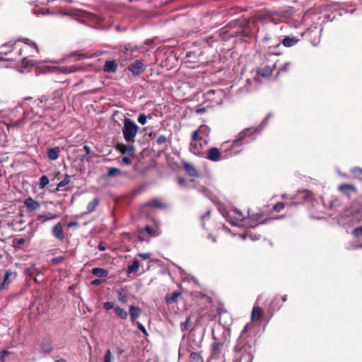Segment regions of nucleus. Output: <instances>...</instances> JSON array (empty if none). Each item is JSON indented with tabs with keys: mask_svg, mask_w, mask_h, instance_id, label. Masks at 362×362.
Masks as SVG:
<instances>
[{
	"mask_svg": "<svg viewBox=\"0 0 362 362\" xmlns=\"http://www.w3.org/2000/svg\"><path fill=\"white\" fill-rule=\"evenodd\" d=\"M251 327L252 325L250 323H247L245 326L233 348L236 360H238L240 362H251L253 359L255 341L247 334Z\"/></svg>",
	"mask_w": 362,
	"mask_h": 362,
	"instance_id": "nucleus-1",
	"label": "nucleus"
},
{
	"mask_svg": "<svg viewBox=\"0 0 362 362\" xmlns=\"http://www.w3.org/2000/svg\"><path fill=\"white\" fill-rule=\"evenodd\" d=\"M256 130H253L250 128L245 129L239 133L236 139L232 142L226 141L221 144V150L223 153V158L232 157L242 151V146L247 141H244L246 137L252 136Z\"/></svg>",
	"mask_w": 362,
	"mask_h": 362,
	"instance_id": "nucleus-2",
	"label": "nucleus"
},
{
	"mask_svg": "<svg viewBox=\"0 0 362 362\" xmlns=\"http://www.w3.org/2000/svg\"><path fill=\"white\" fill-rule=\"evenodd\" d=\"M278 60L276 59V54L267 52L264 54V61L260 66L257 69L256 73L262 78H269L272 76L274 70L276 68Z\"/></svg>",
	"mask_w": 362,
	"mask_h": 362,
	"instance_id": "nucleus-3",
	"label": "nucleus"
},
{
	"mask_svg": "<svg viewBox=\"0 0 362 362\" xmlns=\"http://www.w3.org/2000/svg\"><path fill=\"white\" fill-rule=\"evenodd\" d=\"M138 131L139 127L131 119H124L122 133L124 139L127 142L134 143Z\"/></svg>",
	"mask_w": 362,
	"mask_h": 362,
	"instance_id": "nucleus-4",
	"label": "nucleus"
},
{
	"mask_svg": "<svg viewBox=\"0 0 362 362\" xmlns=\"http://www.w3.org/2000/svg\"><path fill=\"white\" fill-rule=\"evenodd\" d=\"M311 195H312V193L307 190L298 192V193L296 194V196L293 197V198H291V203L290 204L286 203V204L287 205L288 204L296 205L298 204H301L304 201L310 199ZM285 206H286V204H284L283 202H278L274 206L273 209L276 212H279L284 209Z\"/></svg>",
	"mask_w": 362,
	"mask_h": 362,
	"instance_id": "nucleus-5",
	"label": "nucleus"
},
{
	"mask_svg": "<svg viewBox=\"0 0 362 362\" xmlns=\"http://www.w3.org/2000/svg\"><path fill=\"white\" fill-rule=\"evenodd\" d=\"M16 276L17 273L11 269L0 270V291L8 289Z\"/></svg>",
	"mask_w": 362,
	"mask_h": 362,
	"instance_id": "nucleus-6",
	"label": "nucleus"
},
{
	"mask_svg": "<svg viewBox=\"0 0 362 362\" xmlns=\"http://www.w3.org/2000/svg\"><path fill=\"white\" fill-rule=\"evenodd\" d=\"M238 218L240 221H243L245 224L250 228H255L260 223H265L267 222V219H263L262 214H250V213H248L247 217L240 215Z\"/></svg>",
	"mask_w": 362,
	"mask_h": 362,
	"instance_id": "nucleus-7",
	"label": "nucleus"
},
{
	"mask_svg": "<svg viewBox=\"0 0 362 362\" xmlns=\"http://www.w3.org/2000/svg\"><path fill=\"white\" fill-rule=\"evenodd\" d=\"M223 151L216 147H211L206 152V158L211 161L218 162L221 159H224Z\"/></svg>",
	"mask_w": 362,
	"mask_h": 362,
	"instance_id": "nucleus-8",
	"label": "nucleus"
},
{
	"mask_svg": "<svg viewBox=\"0 0 362 362\" xmlns=\"http://www.w3.org/2000/svg\"><path fill=\"white\" fill-rule=\"evenodd\" d=\"M115 149L124 155L135 156V147L132 144L127 145L123 143H117L115 146Z\"/></svg>",
	"mask_w": 362,
	"mask_h": 362,
	"instance_id": "nucleus-9",
	"label": "nucleus"
},
{
	"mask_svg": "<svg viewBox=\"0 0 362 362\" xmlns=\"http://www.w3.org/2000/svg\"><path fill=\"white\" fill-rule=\"evenodd\" d=\"M146 69L145 64L140 60H136L131 63L128 66V70L130 71L134 75H139L143 73Z\"/></svg>",
	"mask_w": 362,
	"mask_h": 362,
	"instance_id": "nucleus-10",
	"label": "nucleus"
},
{
	"mask_svg": "<svg viewBox=\"0 0 362 362\" xmlns=\"http://www.w3.org/2000/svg\"><path fill=\"white\" fill-rule=\"evenodd\" d=\"M28 45H30L32 46L35 50L37 52H38V48H37V46L35 43L34 42H31V43H26L25 45H21L20 43V41H16V42H14L12 45H11V47H12V49L10 50V52H12V51H14V50H16V53L18 56L21 55L22 54V52L27 49L28 47Z\"/></svg>",
	"mask_w": 362,
	"mask_h": 362,
	"instance_id": "nucleus-11",
	"label": "nucleus"
},
{
	"mask_svg": "<svg viewBox=\"0 0 362 362\" xmlns=\"http://www.w3.org/2000/svg\"><path fill=\"white\" fill-rule=\"evenodd\" d=\"M52 72L57 74H66L67 72V64L65 59H61L54 63L52 66Z\"/></svg>",
	"mask_w": 362,
	"mask_h": 362,
	"instance_id": "nucleus-12",
	"label": "nucleus"
},
{
	"mask_svg": "<svg viewBox=\"0 0 362 362\" xmlns=\"http://www.w3.org/2000/svg\"><path fill=\"white\" fill-rule=\"evenodd\" d=\"M120 50L126 59H131L134 57H136L133 53L137 51V47L132 46L131 44H127L122 46L120 47Z\"/></svg>",
	"mask_w": 362,
	"mask_h": 362,
	"instance_id": "nucleus-13",
	"label": "nucleus"
},
{
	"mask_svg": "<svg viewBox=\"0 0 362 362\" xmlns=\"http://www.w3.org/2000/svg\"><path fill=\"white\" fill-rule=\"evenodd\" d=\"M189 149L194 155L201 156L203 154L204 145L202 141L190 142Z\"/></svg>",
	"mask_w": 362,
	"mask_h": 362,
	"instance_id": "nucleus-14",
	"label": "nucleus"
},
{
	"mask_svg": "<svg viewBox=\"0 0 362 362\" xmlns=\"http://www.w3.org/2000/svg\"><path fill=\"white\" fill-rule=\"evenodd\" d=\"M24 204L28 208V210L30 212L39 209L40 206V203L34 200L30 197L25 199Z\"/></svg>",
	"mask_w": 362,
	"mask_h": 362,
	"instance_id": "nucleus-15",
	"label": "nucleus"
},
{
	"mask_svg": "<svg viewBox=\"0 0 362 362\" xmlns=\"http://www.w3.org/2000/svg\"><path fill=\"white\" fill-rule=\"evenodd\" d=\"M52 235L59 240H63L65 238L63 226L61 223H57L52 228Z\"/></svg>",
	"mask_w": 362,
	"mask_h": 362,
	"instance_id": "nucleus-16",
	"label": "nucleus"
},
{
	"mask_svg": "<svg viewBox=\"0 0 362 362\" xmlns=\"http://www.w3.org/2000/svg\"><path fill=\"white\" fill-rule=\"evenodd\" d=\"M183 168L187 173V174L190 177H199L200 176L198 170L191 163H185L183 164Z\"/></svg>",
	"mask_w": 362,
	"mask_h": 362,
	"instance_id": "nucleus-17",
	"label": "nucleus"
},
{
	"mask_svg": "<svg viewBox=\"0 0 362 362\" xmlns=\"http://www.w3.org/2000/svg\"><path fill=\"white\" fill-rule=\"evenodd\" d=\"M182 296V292L175 291L173 293H168L165 297L166 304H173L177 302V298Z\"/></svg>",
	"mask_w": 362,
	"mask_h": 362,
	"instance_id": "nucleus-18",
	"label": "nucleus"
},
{
	"mask_svg": "<svg viewBox=\"0 0 362 362\" xmlns=\"http://www.w3.org/2000/svg\"><path fill=\"white\" fill-rule=\"evenodd\" d=\"M264 310L259 306H254L251 313V321H259L263 316Z\"/></svg>",
	"mask_w": 362,
	"mask_h": 362,
	"instance_id": "nucleus-19",
	"label": "nucleus"
},
{
	"mask_svg": "<svg viewBox=\"0 0 362 362\" xmlns=\"http://www.w3.org/2000/svg\"><path fill=\"white\" fill-rule=\"evenodd\" d=\"M117 63L115 60H107L103 66V71L107 73H115L117 70Z\"/></svg>",
	"mask_w": 362,
	"mask_h": 362,
	"instance_id": "nucleus-20",
	"label": "nucleus"
},
{
	"mask_svg": "<svg viewBox=\"0 0 362 362\" xmlns=\"http://www.w3.org/2000/svg\"><path fill=\"white\" fill-rule=\"evenodd\" d=\"M129 314L132 322H134L141 315V309L134 305H130L129 308Z\"/></svg>",
	"mask_w": 362,
	"mask_h": 362,
	"instance_id": "nucleus-21",
	"label": "nucleus"
},
{
	"mask_svg": "<svg viewBox=\"0 0 362 362\" xmlns=\"http://www.w3.org/2000/svg\"><path fill=\"white\" fill-rule=\"evenodd\" d=\"M337 189L340 192H341L347 196H349L350 192H356V187L351 184L344 183V184L339 185L338 186Z\"/></svg>",
	"mask_w": 362,
	"mask_h": 362,
	"instance_id": "nucleus-22",
	"label": "nucleus"
},
{
	"mask_svg": "<svg viewBox=\"0 0 362 362\" xmlns=\"http://www.w3.org/2000/svg\"><path fill=\"white\" fill-rule=\"evenodd\" d=\"M90 152V148L88 146H83L82 148H78L74 150V153H77V157H79L81 160L86 159Z\"/></svg>",
	"mask_w": 362,
	"mask_h": 362,
	"instance_id": "nucleus-23",
	"label": "nucleus"
},
{
	"mask_svg": "<svg viewBox=\"0 0 362 362\" xmlns=\"http://www.w3.org/2000/svg\"><path fill=\"white\" fill-rule=\"evenodd\" d=\"M223 344L222 342L214 341L211 345V355L213 357L218 358L221 354Z\"/></svg>",
	"mask_w": 362,
	"mask_h": 362,
	"instance_id": "nucleus-24",
	"label": "nucleus"
},
{
	"mask_svg": "<svg viewBox=\"0 0 362 362\" xmlns=\"http://www.w3.org/2000/svg\"><path fill=\"white\" fill-rule=\"evenodd\" d=\"M145 206L160 209L166 206L165 204L160 199H153L146 203Z\"/></svg>",
	"mask_w": 362,
	"mask_h": 362,
	"instance_id": "nucleus-25",
	"label": "nucleus"
},
{
	"mask_svg": "<svg viewBox=\"0 0 362 362\" xmlns=\"http://www.w3.org/2000/svg\"><path fill=\"white\" fill-rule=\"evenodd\" d=\"M144 230L151 237H157L160 234V229L158 225L154 227L146 226Z\"/></svg>",
	"mask_w": 362,
	"mask_h": 362,
	"instance_id": "nucleus-26",
	"label": "nucleus"
},
{
	"mask_svg": "<svg viewBox=\"0 0 362 362\" xmlns=\"http://www.w3.org/2000/svg\"><path fill=\"white\" fill-rule=\"evenodd\" d=\"M91 273L95 276L99 278H106L109 274V272L107 269L99 267L93 268Z\"/></svg>",
	"mask_w": 362,
	"mask_h": 362,
	"instance_id": "nucleus-27",
	"label": "nucleus"
},
{
	"mask_svg": "<svg viewBox=\"0 0 362 362\" xmlns=\"http://www.w3.org/2000/svg\"><path fill=\"white\" fill-rule=\"evenodd\" d=\"M299 39L296 37H285L282 40V44L284 47H289L295 45Z\"/></svg>",
	"mask_w": 362,
	"mask_h": 362,
	"instance_id": "nucleus-28",
	"label": "nucleus"
},
{
	"mask_svg": "<svg viewBox=\"0 0 362 362\" xmlns=\"http://www.w3.org/2000/svg\"><path fill=\"white\" fill-rule=\"evenodd\" d=\"M114 311L115 314L122 320H126L128 317V313L118 305L114 308Z\"/></svg>",
	"mask_w": 362,
	"mask_h": 362,
	"instance_id": "nucleus-29",
	"label": "nucleus"
},
{
	"mask_svg": "<svg viewBox=\"0 0 362 362\" xmlns=\"http://www.w3.org/2000/svg\"><path fill=\"white\" fill-rule=\"evenodd\" d=\"M117 298L121 303H125L128 300V294L124 289L117 291Z\"/></svg>",
	"mask_w": 362,
	"mask_h": 362,
	"instance_id": "nucleus-30",
	"label": "nucleus"
},
{
	"mask_svg": "<svg viewBox=\"0 0 362 362\" xmlns=\"http://www.w3.org/2000/svg\"><path fill=\"white\" fill-rule=\"evenodd\" d=\"M100 203V199L98 198H94L91 202H90L87 206V210L88 212L93 211L95 208L98 206Z\"/></svg>",
	"mask_w": 362,
	"mask_h": 362,
	"instance_id": "nucleus-31",
	"label": "nucleus"
},
{
	"mask_svg": "<svg viewBox=\"0 0 362 362\" xmlns=\"http://www.w3.org/2000/svg\"><path fill=\"white\" fill-rule=\"evenodd\" d=\"M291 65L292 64L291 62L285 63L281 68L279 69V70L276 72V74L275 76V78H277L278 76L282 73H286V72L289 71L291 68Z\"/></svg>",
	"mask_w": 362,
	"mask_h": 362,
	"instance_id": "nucleus-32",
	"label": "nucleus"
},
{
	"mask_svg": "<svg viewBox=\"0 0 362 362\" xmlns=\"http://www.w3.org/2000/svg\"><path fill=\"white\" fill-rule=\"evenodd\" d=\"M189 358L193 362H203V358L199 352H192Z\"/></svg>",
	"mask_w": 362,
	"mask_h": 362,
	"instance_id": "nucleus-33",
	"label": "nucleus"
},
{
	"mask_svg": "<svg viewBox=\"0 0 362 362\" xmlns=\"http://www.w3.org/2000/svg\"><path fill=\"white\" fill-rule=\"evenodd\" d=\"M48 158L50 160H54L59 157V152L57 148H49L47 152Z\"/></svg>",
	"mask_w": 362,
	"mask_h": 362,
	"instance_id": "nucleus-34",
	"label": "nucleus"
},
{
	"mask_svg": "<svg viewBox=\"0 0 362 362\" xmlns=\"http://www.w3.org/2000/svg\"><path fill=\"white\" fill-rule=\"evenodd\" d=\"M203 228L209 230V228L206 226V221H211V211H207L204 216H202Z\"/></svg>",
	"mask_w": 362,
	"mask_h": 362,
	"instance_id": "nucleus-35",
	"label": "nucleus"
},
{
	"mask_svg": "<svg viewBox=\"0 0 362 362\" xmlns=\"http://www.w3.org/2000/svg\"><path fill=\"white\" fill-rule=\"evenodd\" d=\"M351 174L354 177L362 179V168L360 167H354L351 170Z\"/></svg>",
	"mask_w": 362,
	"mask_h": 362,
	"instance_id": "nucleus-36",
	"label": "nucleus"
},
{
	"mask_svg": "<svg viewBox=\"0 0 362 362\" xmlns=\"http://www.w3.org/2000/svg\"><path fill=\"white\" fill-rule=\"evenodd\" d=\"M140 267V264L138 260L134 261L133 264L128 267L127 268V272L132 273V272H136Z\"/></svg>",
	"mask_w": 362,
	"mask_h": 362,
	"instance_id": "nucleus-37",
	"label": "nucleus"
},
{
	"mask_svg": "<svg viewBox=\"0 0 362 362\" xmlns=\"http://www.w3.org/2000/svg\"><path fill=\"white\" fill-rule=\"evenodd\" d=\"M120 174H121V171L119 168H109L108 172H107V177H115Z\"/></svg>",
	"mask_w": 362,
	"mask_h": 362,
	"instance_id": "nucleus-38",
	"label": "nucleus"
},
{
	"mask_svg": "<svg viewBox=\"0 0 362 362\" xmlns=\"http://www.w3.org/2000/svg\"><path fill=\"white\" fill-rule=\"evenodd\" d=\"M56 217V216H54L51 214H49L48 215L43 216V215H39L37 218V220L40 221V223H44L46 221L53 219Z\"/></svg>",
	"mask_w": 362,
	"mask_h": 362,
	"instance_id": "nucleus-39",
	"label": "nucleus"
},
{
	"mask_svg": "<svg viewBox=\"0 0 362 362\" xmlns=\"http://www.w3.org/2000/svg\"><path fill=\"white\" fill-rule=\"evenodd\" d=\"M202 140H204L203 136L197 132V130L193 132L192 134L191 142L202 141Z\"/></svg>",
	"mask_w": 362,
	"mask_h": 362,
	"instance_id": "nucleus-40",
	"label": "nucleus"
},
{
	"mask_svg": "<svg viewBox=\"0 0 362 362\" xmlns=\"http://www.w3.org/2000/svg\"><path fill=\"white\" fill-rule=\"evenodd\" d=\"M134 156H129L128 155L122 158V160L119 161L121 165H130L132 163V158Z\"/></svg>",
	"mask_w": 362,
	"mask_h": 362,
	"instance_id": "nucleus-41",
	"label": "nucleus"
},
{
	"mask_svg": "<svg viewBox=\"0 0 362 362\" xmlns=\"http://www.w3.org/2000/svg\"><path fill=\"white\" fill-rule=\"evenodd\" d=\"M49 183V179L46 175H42L40 178L39 187L40 189H44Z\"/></svg>",
	"mask_w": 362,
	"mask_h": 362,
	"instance_id": "nucleus-42",
	"label": "nucleus"
},
{
	"mask_svg": "<svg viewBox=\"0 0 362 362\" xmlns=\"http://www.w3.org/2000/svg\"><path fill=\"white\" fill-rule=\"evenodd\" d=\"M197 132L202 136H207L209 135V129L208 127L205 125H201L199 129H197Z\"/></svg>",
	"mask_w": 362,
	"mask_h": 362,
	"instance_id": "nucleus-43",
	"label": "nucleus"
},
{
	"mask_svg": "<svg viewBox=\"0 0 362 362\" xmlns=\"http://www.w3.org/2000/svg\"><path fill=\"white\" fill-rule=\"evenodd\" d=\"M41 346L45 353H50L52 350V346L48 341H43L41 344Z\"/></svg>",
	"mask_w": 362,
	"mask_h": 362,
	"instance_id": "nucleus-44",
	"label": "nucleus"
},
{
	"mask_svg": "<svg viewBox=\"0 0 362 362\" xmlns=\"http://www.w3.org/2000/svg\"><path fill=\"white\" fill-rule=\"evenodd\" d=\"M113 361V356L112 355V353L110 349L107 350L104 358H103V362H112Z\"/></svg>",
	"mask_w": 362,
	"mask_h": 362,
	"instance_id": "nucleus-45",
	"label": "nucleus"
},
{
	"mask_svg": "<svg viewBox=\"0 0 362 362\" xmlns=\"http://www.w3.org/2000/svg\"><path fill=\"white\" fill-rule=\"evenodd\" d=\"M147 117L151 118V115H148V116H146L144 114H141L138 117V122L144 125L146 123V119Z\"/></svg>",
	"mask_w": 362,
	"mask_h": 362,
	"instance_id": "nucleus-46",
	"label": "nucleus"
},
{
	"mask_svg": "<svg viewBox=\"0 0 362 362\" xmlns=\"http://www.w3.org/2000/svg\"><path fill=\"white\" fill-rule=\"evenodd\" d=\"M168 141V139L166 138V136H163V135H160L158 137L157 140H156V143L158 144V145H163V144H166L167 142Z\"/></svg>",
	"mask_w": 362,
	"mask_h": 362,
	"instance_id": "nucleus-47",
	"label": "nucleus"
},
{
	"mask_svg": "<svg viewBox=\"0 0 362 362\" xmlns=\"http://www.w3.org/2000/svg\"><path fill=\"white\" fill-rule=\"evenodd\" d=\"M67 184H68V175H66L64 180L57 185V189L59 190L61 187H64Z\"/></svg>",
	"mask_w": 362,
	"mask_h": 362,
	"instance_id": "nucleus-48",
	"label": "nucleus"
},
{
	"mask_svg": "<svg viewBox=\"0 0 362 362\" xmlns=\"http://www.w3.org/2000/svg\"><path fill=\"white\" fill-rule=\"evenodd\" d=\"M189 322H190V317H187L186 319V320L185 321V322L181 324V329L182 331H186L188 329Z\"/></svg>",
	"mask_w": 362,
	"mask_h": 362,
	"instance_id": "nucleus-49",
	"label": "nucleus"
},
{
	"mask_svg": "<svg viewBox=\"0 0 362 362\" xmlns=\"http://www.w3.org/2000/svg\"><path fill=\"white\" fill-rule=\"evenodd\" d=\"M116 306H115L114 305V303L113 302H105L104 304H103V308L104 309L107 310H109L110 309H114V308H115Z\"/></svg>",
	"mask_w": 362,
	"mask_h": 362,
	"instance_id": "nucleus-50",
	"label": "nucleus"
},
{
	"mask_svg": "<svg viewBox=\"0 0 362 362\" xmlns=\"http://www.w3.org/2000/svg\"><path fill=\"white\" fill-rule=\"evenodd\" d=\"M76 56H78V59H84V58L87 57L86 54H76V52L69 54V57L70 59V58L76 57Z\"/></svg>",
	"mask_w": 362,
	"mask_h": 362,
	"instance_id": "nucleus-51",
	"label": "nucleus"
},
{
	"mask_svg": "<svg viewBox=\"0 0 362 362\" xmlns=\"http://www.w3.org/2000/svg\"><path fill=\"white\" fill-rule=\"evenodd\" d=\"M353 234L356 237L362 235V226L356 228L353 231Z\"/></svg>",
	"mask_w": 362,
	"mask_h": 362,
	"instance_id": "nucleus-52",
	"label": "nucleus"
},
{
	"mask_svg": "<svg viewBox=\"0 0 362 362\" xmlns=\"http://www.w3.org/2000/svg\"><path fill=\"white\" fill-rule=\"evenodd\" d=\"M35 267H30V268H28L26 269H25V274L27 275V276H32L35 271Z\"/></svg>",
	"mask_w": 362,
	"mask_h": 362,
	"instance_id": "nucleus-53",
	"label": "nucleus"
},
{
	"mask_svg": "<svg viewBox=\"0 0 362 362\" xmlns=\"http://www.w3.org/2000/svg\"><path fill=\"white\" fill-rule=\"evenodd\" d=\"M105 280L103 279H95L93 281H91V285L93 286H99L103 282H104Z\"/></svg>",
	"mask_w": 362,
	"mask_h": 362,
	"instance_id": "nucleus-54",
	"label": "nucleus"
},
{
	"mask_svg": "<svg viewBox=\"0 0 362 362\" xmlns=\"http://www.w3.org/2000/svg\"><path fill=\"white\" fill-rule=\"evenodd\" d=\"M151 255L150 253H139L138 254V256L144 260L149 259L151 257Z\"/></svg>",
	"mask_w": 362,
	"mask_h": 362,
	"instance_id": "nucleus-55",
	"label": "nucleus"
},
{
	"mask_svg": "<svg viewBox=\"0 0 362 362\" xmlns=\"http://www.w3.org/2000/svg\"><path fill=\"white\" fill-rule=\"evenodd\" d=\"M210 199L212 201V202H214L216 204L218 205L221 204L219 199L216 196H214V195L210 196Z\"/></svg>",
	"mask_w": 362,
	"mask_h": 362,
	"instance_id": "nucleus-56",
	"label": "nucleus"
},
{
	"mask_svg": "<svg viewBox=\"0 0 362 362\" xmlns=\"http://www.w3.org/2000/svg\"><path fill=\"white\" fill-rule=\"evenodd\" d=\"M206 112V109L205 107H199L195 109V112L197 115H202Z\"/></svg>",
	"mask_w": 362,
	"mask_h": 362,
	"instance_id": "nucleus-57",
	"label": "nucleus"
},
{
	"mask_svg": "<svg viewBox=\"0 0 362 362\" xmlns=\"http://www.w3.org/2000/svg\"><path fill=\"white\" fill-rule=\"evenodd\" d=\"M10 354H11V352L8 351V350H4L1 352V361H4L5 360L6 356H8Z\"/></svg>",
	"mask_w": 362,
	"mask_h": 362,
	"instance_id": "nucleus-58",
	"label": "nucleus"
},
{
	"mask_svg": "<svg viewBox=\"0 0 362 362\" xmlns=\"http://www.w3.org/2000/svg\"><path fill=\"white\" fill-rule=\"evenodd\" d=\"M64 258L63 257L59 256V257H57L53 258L52 261L55 264H59L62 261L64 260Z\"/></svg>",
	"mask_w": 362,
	"mask_h": 362,
	"instance_id": "nucleus-59",
	"label": "nucleus"
},
{
	"mask_svg": "<svg viewBox=\"0 0 362 362\" xmlns=\"http://www.w3.org/2000/svg\"><path fill=\"white\" fill-rule=\"evenodd\" d=\"M137 326H138V328L144 334H147V332H146V328L144 327V326L143 325H141V323L138 322L137 323Z\"/></svg>",
	"mask_w": 362,
	"mask_h": 362,
	"instance_id": "nucleus-60",
	"label": "nucleus"
},
{
	"mask_svg": "<svg viewBox=\"0 0 362 362\" xmlns=\"http://www.w3.org/2000/svg\"><path fill=\"white\" fill-rule=\"evenodd\" d=\"M15 241H16V243L19 245H23L25 242L24 238H18V239H16Z\"/></svg>",
	"mask_w": 362,
	"mask_h": 362,
	"instance_id": "nucleus-61",
	"label": "nucleus"
},
{
	"mask_svg": "<svg viewBox=\"0 0 362 362\" xmlns=\"http://www.w3.org/2000/svg\"><path fill=\"white\" fill-rule=\"evenodd\" d=\"M124 349L120 348V347H117V349H116V353L119 355V356H121L123 353H124Z\"/></svg>",
	"mask_w": 362,
	"mask_h": 362,
	"instance_id": "nucleus-62",
	"label": "nucleus"
},
{
	"mask_svg": "<svg viewBox=\"0 0 362 362\" xmlns=\"http://www.w3.org/2000/svg\"><path fill=\"white\" fill-rule=\"evenodd\" d=\"M25 62H26V64L25 65V66L33 64L31 62H26L25 58H23V60H22V63L24 64Z\"/></svg>",
	"mask_w": 362,
	"mask_h": 362,
	"instance_id": "nucleus-63",
	"label": "nucleus"
},
{
	"mask_svg": "<svg viewBox=\"0 0 362 362\" xmlns=\"http://www.w3.org/2000/svg\"><path fill=\"white\" fill-rule=\"evenodd\" d=\"M264 18L261 16H258L256 17L255 22H262L263 21Z\"/></svg>",
	"mask_w": 362,
	"mask_h": 362,
	"instance_id": "nucleus-64",
	"label": "nucleus"
}]
</instances>
